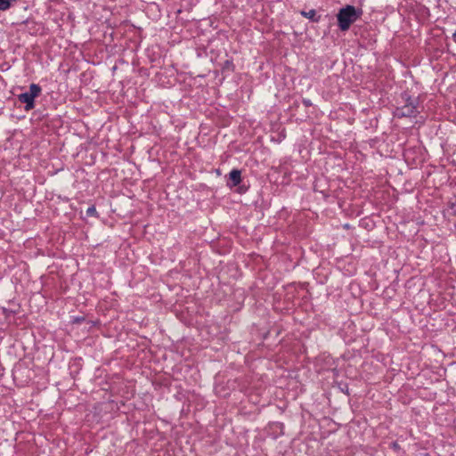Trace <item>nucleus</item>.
I'll return each mask as SVG.
<instances>
[{
    "instance_id": "nucleus-1",
    "label": "nucleus",
    "mask_w": 456,
    "mask_h": 456,
    "mask_svg": "<svg viewBox=\"0 0 456 456\" xmlns=\"http://www.w3.org/2000/svg\"><path fill=\"white\" fill-rule=\"evenodd\" d=\"M362 15V10L347 4L339 9L337 14L338 26L341 31H347L351 25Z\"/></svg>"
},
{
    "instance_id": "nucleus-11",
    "label": "nucleus",
    "mask_w": 456,
    "mask_h": 456,
    "mask_svg": "<svg viewBox=\"0 0 456 456\" xmlns=\"http://www.w3.org/2000/svg\"><path fill=\"white\" fill-rule=\"evenodd\" d=\"M4 313L5 314L6 316H9V314H14V312L9 311L6 308H4Z\"/></svg>"
},
{
    "instance_id": "nucleus-2",
    "label": "nucleus",
    "mask_w": 456,
    "mask_h": 456,
    "mask_svg": "<svg viewBox=\"0 0 456 456\" xmlns=\"http://www.w3.org/2000/svg\"><path fill=\"white\" fill-rule=\"evenodd\" d=\"M402 99L404 101V104L395 109V116L397 118L416 117L419 112L418 110V98H412L407 93H403L402 94Z\"/></svg>"
},
{
    "instance_id": "nucleus-9",
    "label": "nucleus",
    "mask_w": 456,
    "mask_h": 456,
    "mask_svg": "<svg viewBox=\"0 0 456 456\" xmlns=\"http://www.w3.org/2000/svg\"><path fill=\"white\" fill-rule=\"evenodd\" d=\"M303 103L307 107L312 105V102L309 99H304Z\"/></svg>"
},
{
    "instance_id": "nucleus-12",
    "label": "nucleus",
    "mask_w": 456,
    "mask_h": 456,
    "mask_svg": "<svg viewBox=\"0 0 456 456\" xmlns=\"http://www.w3.org/2000/svg\"><path fill=\"white\" fill-rule=\"evenodd\" d=\"M452 39L454 43L456 44V32L452 34Z\"/></svg>"
},
{
    "instance_id": "nucleus-7",
    "label": "nucleus",
    "mask_w": 456,
    "mask_h": 456,
    "mask_svg": "<svg viewBox=\"0 0 456 456\" xmlns=\"http://www.w3.org/2000/svg\"><path fill=\"white\" fill-rule=\"evenodd\" d=\"M86 215L88 216H95L98 217V213L94 206H91L86 209Z\"/></svg>"
},
{
    "instance_id": "nucleus-8",
    "label": "nucleus",
    "mask_w": 456,
    "mask_h": 456,
    "mask_svg": "<svg viewBox=\"0 0 456 456\" xmlns=\"http://www.w3.org/2000/svg\"><path fill=\"white\" fill-rule=\"evenodd\" d=\"M230 67L232 68V69H233V64H232V61H229V60L225 61V62H224V68H225V69H229Z\"/></svg>"
},
{
    "instance_id": "nucleus-4",
    "label": "nucleus",
    "mask_w": 456,
    "mask_h": 456,
    "mask_svg": "<svg viewBox=\"0 0 456 456\" xmlns=\"http://www.w3.org/2000/svg\"><path fill=\"white\" fill-rule=\"evenodd\" d=\"M241 182V172L239 169H232L228 175L227 186L233 188Z\"/></svg>"
},
{
    "instance_id": "nucleus-6",
    "label": "nucleus",
    "mask_w": 456,
    "mask_h": 456,
    "mask_svg": "<svg viewBox=\"0 0 456 456\" xmlns=\"http://www.w3.org/2000/svg\"><path fill=\"white\" fill-rule=\"evenodd\" d=\"M16 0H0V10L5 11L10 8L11 3Z\"/></svg>"
},
{
    "instance_id": "nucleus-3",
    "label": "nucleus",
    "mask_w": 456,
    "mask_h": 456,
    "mask_svg": "<svg viewBox=\"0 0 456 456\" xmlns=\"http://www.w3.org/2000/svg\"><path fill=\"white\" fill-rule=\"evenodd\" d=\"M42 93V88L37 84H31L29 86V91L22 93L18 95L20 102L24 103V110L29 111L36 106L35 99L37 98Z\"/></svg>"
},
{
    "instance_id": "nucleus-10",
    "label": "nucleus",
    "mask_w": 456,
    "mask_h": 456,
    "mask_svg": "<svg viewBox=\"0 0 456 456\" xmlns=\"http://www.w3.org/2000/svg\"><path fill=\"white\" fill-rule=\"evenodd\" d=\"M392 448L395 450L400 449L399 444L396 442L392 443Z\"/></svg>"
},
{
    "instance_id": "nucleus-5",
    "label": "nucleus",
    "mask_w": 456,
    "mask_h": 456,
    "mask_svg": "<svg viewBox=\"0 0 456 456\" xmlns=\"http://www.w3.org/2000/svg\"><path fill=\"white\" fill-rule=\"evenodd\" d=\"M300 14L313 22H319L321 20L322 16L316 14V11L314 9H311L309 11H301Z\"/></svg>"
}]
</instances>
